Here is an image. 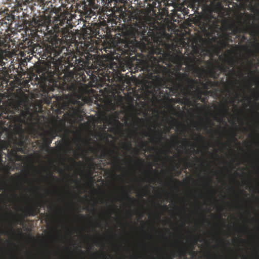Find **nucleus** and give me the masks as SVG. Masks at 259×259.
Wrapping results in <instances>:
<instances>
[{
  "instance_id": "0e129e2a",
  "label": "nucleus",
  "mask_w": 259,
  "mask_h": 259,
  "mask_svg": "<svg viewBox=\"0 0 259 259\" xmlns=\"http://www.w3.org/2000/svg\"><path fill=\"white\" fill-rule=\"evenodd\" d=\"M105 259H107V256L105 255Z\"/></svg>"
},
{
  "instance_id": "f257e3e1",
  "label": "nucleus",
  "mask_w": 259,
  "mask_h": 259,
  "mask_svg": "<svg viewBox=\"0 0 259 259\" xmlns=\"http://www.w3.org/2000/svg\"><path fill=\"white\" fill-rule=\"evenodd\" d=\"M172 56L169 57L166 62L163 57L156 58L152 56L145 62L143 69L147 73V77L153 81L156 85L166 87L169 84V91L177 97L178 103L190 106V97L200 100L203 95H207V93L198 85L199 83L198 79L189 77V73L179 72L174 76L167 67L160 64L159 62H162L170 66Z\"/></svg>"
},
{
  "instance_id": "bb28decb",
  "label": "nucleus",
  "mask_w": 259,
  "mask_h": 259,
  "mask_svg": "<svg viewBox=\"0 0 259 259\" xmlns=\"http://www.w3.org/2000/svg\"><path fill=\"white\" fill-rule=\"evenodd\" d=\"M35 1H37V3L39 4H43V5H46L48 4L49 3H50V0H35Z\"/></svg>"
},
{
  "instance_id": "6e6552de",
  "label": "nucleus",
  "mask_w": 259,
  "mask_h": 259,
  "mask_svg": "<svg viewBox=\"0 0 259 259\" xmlns=\"http://www.w3.org/2000/svg\"><path fill=\"white\" fill-rule=\"evenodd\" d=\"M207 12L204 19L201 28L203 32L214 30L219 26V16L220 14L219 6L211 3L207 8Z\"/></svg>"
},
{
  "instance_id": "9d476101",
  "label": "nucleus",
  "mask_w": 259,
  "mask_h": 259,
  "mask_svg": "<svg viewBox=\"0 0 259 259\" xmlns=\"http://www.w3.org/2000/svg\"><path fill=\"white\" fill-rule=\"evenodd\" d=\"M0 125H7L10 129L22 130V120L18 115L8 112L0 113Z\"/></svg>"
},
{
  "instance_id": "39448f33",
  "label": "nucleus",
  "mask_w": 259,
  "mask_h": 259,
  "mask_svg": "<svg viewBox=\"0 0 259 259\" xmlns=\"http://www.w3.org/2000/svg\"><path fill=\"white\" fill-rule=\"evenodd\" d=\"M54 71L48 72L46 71L39 75V82L42 92L47 94L46 103L48 105L51 104L52 108L56 114L61 115L65 110L69 108L68 102L65 101L63 99L57 94H53L55 88L59 89L57 77L55 76Z\"/></svg>"
},
{
  "instance_id": "7ed1b4c3",
  "label": "nucleus",
  "mask_w": 259,
  "mask_h": 259,
  "mask_svg": "<svg viewBox=\"0 0 259 259\" xmlns=\"http://www.w3.org/2000/svg\"><path fill=\"white\" fill-rule=\"evenodd\" d=\"M208 55L212 57V54L207 49H202L196 46H193V54L191 56H185L181 53L180 55H173L171 58V62L180 69L183 65H186L185 68H189L193 71L194 75L199 78H202L206 73L214 79H217L220 72H228V75L233 76L236 74L235 70L233 69L230 70V67L225 65H217L211 62V60L207 62L208 65V71L203 67L199 65L202 62V59H204L205 55Z\"/></svg>"
},
{
  "instance_id": "dca6fc26",
  "label": "nucleus",
  "mask_w": 259,
  "mask_h": 259,
  "mask_svg": "<svg viewBox=\"0 0 259 259\" xmlns=\"http://www.w3.org/2000/svg\"><path fill=\"white\" fill-rule=\"evenodd\" d=\"M168 4L166 0L160 1V0H154L151 4L152 8H158L159 10H161L162 11L168 13V11L165 6Z\"/></svg>"
},
{
  "instance_id": "f8f14e48",
  "label": "nucleus",
  "mask_w": 259,
  "mask_h": 259,
  "mask_svg": "<svg viewBox=\"0 0 259 259\" xmlns=\"http://www.w3.org/2000/svg\"><path fill=\"white\" fill-rule=\"evenodd\" d=\"M45 201L41 199L40 201H36L30 205H28L25 209L24 212L26 217H34L40 213V208L44 207Z\"/></svg>"
},
{
  "instance_id": "e2e57ef3",
  "label": "nucleus",
  "mask_w": 259,
  "mask_h": 259,
  "mask_svg": "<svg viewBox=\"0 0 259 259\" xmlns=\"http://www.w3.org/2000/svg\"><path fill=\"white\" fill-rule=\"evenodd\" d=\"M11 179H14V177H13V176H12V177H11Z\"/></svg>"
},
{
  "instance_id": "864d4df0",
  "label": "nucleus",
  "mask_w": 259,
  "mask_h": 259,
  "mask_svg": "<svg viewBox=\"0 0 259 259\" xmlns=\"http://www.w3.org/2000/svg\"><path fill=\"white\" fill-rule=\"evenodd\" d=\"M110 151H111V152L112 153H115V151L114 150H111Z\"/></svg>"
},
{
  "instance_id": "423d86ee",
  "label": "nucleus",
  "mask_w": 259,
  "mask_h": 259,
  "mask_svg": "<svg viewBox=\"0 0 259 259\" xmlns=\"http://www.w3.org/2000/svg\"><path fill=\"white\" fill-rule=\"evenodd\" d=\"M30 2V0H15L14 6L11 7V9L5 7L0 8V15L3 17L0 19V31L7 32L15 17H20L19 15L16 16V13L17 14L23 10L27 9V4Z\"/></svg>"
},
{
  "instance_id": "de8ad7c7",
  "label": "nucleus",
  "mask_w": 259,
  "mask_h": 259,
  "mask_svg": "<svg viewBox=\"0 0 259 259\" xmlns=\"http://www.w3.org/2000/svg\"><path fill=\"white\" fill-rule=\"evenodd\" d=\"M161 208H164L165 209H167V205H163L161 206Z\"/></svg>"
},
{
  "instance_id": "13d9d810",
  "label": "nucleus",
  "mask_w": 259,
  "mask_h": 259,
  "mask_svg": "<svg viewBox=\"0 0 259 259\" xmlns=\"http://www.w3.org/2000/svg\"><path fill=\"white\" fill-rule=\"evenodd\" d=\"M13 155H14V156H16V153L13 152Z\"/></svg>"
},
{
  "instance_id": "680f3d73",
  "label": "nucleus",
  "mask_w": 259,
  "mask_h": 259,
  "mask_svg": "<svg viewBox=\"0 0 259 259\" xmlns=\"http://www.w3.org/2000/svg\"><path fill=\"white\" fill-rule=\"evenodd\" d=\"M128 147L129 148H130V147H131V143H129V145H128Z\"/></svg>"
},
{
  "instance_id": "052dcab7",
  "label": "nucleus",
  "mask_w": 259,
  "mask_h": 259,
  "mask_svg": "<svg viewBox=\"0 0 259 259\" xmlns=\"http://www.w3.org/2000/svg\"><path fill=\"white\" fill-rule=\"evenodd\" d=\"M180 174H181V171H178L177 175H180Z\"/></svg>"
},
{
  "instance_id": "6ab92c4d",
  "label": "nucleus",
  "mask_w": 259,
  "mask_h": 259,
  "mask_svg": "<svg viewBox=\"0 0 259 259\" xmlns=\"http://www.w3.org/2000/svg\"><path fill=\"white\" fill-rule=\"evenodd\" d=\"M201 84L205 90H208L212 88V87L214 86H215L217 83L211 80L206 79V81L205 83L201 82Z\"/></svg>"
},
{
  "instance_id": "e433bc0d",
  "label": "nucleus",
  "mask_w": 259,
  "mask_h": 259,
  "mask_svg": "<svg viewBox=\"0 0 259 259\" xmlns=\"http://www.w3.org/2000/svg\"><path fill=\"white\" fill-rule=\"evenodd\" d=\"M169 179L170 181H171V182H179V180L178 179H174L171 176L169 177Z\"/></svg>"
},
{
  "instance_id": "a211bd4d",
  "label": "nucleus",
  "mask_w": 259,
  "mask_h": 259,
  "mask_svg": "<svg viewBox=\"0 0 259 259\" xmlns=\"http://www.w3.org/2000/svg\"><path fill=\"white\" fill-rule=\"evenodd\" d=\"M180 162L183 164L184 169H187L189 166H193L194 165L193 163L189 158L187 157L185 158H180Z\"/></svg>"
},
{
  "instance_id": "c756f323",
  "label": "nucleus",
  "mask_w": 259,
  "mask_h": 259,
  "mask_svg": "<svg viewBox=\"0 0 259 259\" xmlns=\"http://www.w3.org/2000/svg\"><path fill=\"white\" fill-rule=\"evenodd\" d=\"M172 141L173 143H175V144L178 145L180 143L179 141L178 140L177 137L173 136H172Z\"/></svg>"
},
{
  "instance_id": "69168bd1",
  "label": "nucleus",
  "mask_w": 259,
  "mask_h": 259,
  "mask_svg": "<svg viewBox=\"0 0 259 259\" xmlns=\"http://www.w3.org/2000/svg\"><path fill=\"white\" fill-rule=\"evenodd\" d=\"M204 220H205V221H207V219H205V217H204Z\"/></svg>"
},
{
  "instance_id": "c85d7f7f",
  "label": "nucleus",
  "mask_w": 259,
  "mask_h": 259,
  "mask_svg": "<svg viewBox=\"0 0 259 259\" xmlns=\"http://www.w3.org/2000/svg\"><path fill=\"white\" fill-rule=\"evenodd\" d=\"M256 71H257V70L252 71V70H250L249 69V74H250L251 76H254V77L257 80V79H258V78L257 77H256Z\"/></svg>"
},
{
  "instance_id": "bf43d9fd",
  "label": "nucleus",
  "mask_w": 259,
  "mask_h": 259,
  "mask_svg": "<svg viewBox=\"0 0 259 259\" xmlns=\"http://www.w3.org/2000/svg\"><path fill=\"white\" fill-rule=\"evenodd\" d=\"M65 113H64L63 115V117L65 118Z\"/></svg>"
},
{
  "instance_id": "5fc2aeb1",
  "label": "nucleus",
  "mask_w": 259,
  "mask_h": 259,
  "mask_svg": "<svg viewBox=\"0 0 259 259\" xmlns=\"http://www.w3.org/2000/svg\"><path fill=\"white\" fill-rule=\"evenodd\" d=\"M115 167H120V166H118V165H114Z\"/></svg>"
},
{
  "instance_id": "a18cd8bd",
  "label": "nucleus",
  "mask_w": 259,
  "mask_h": 259,
  "mask_svg": "<svg viewBox=\"0 0 259 259\" xmlns=\"http://www.w3.org/2000/svg\"><path fill=\"white\" fill-rule=\"evenodd\" d=\"M242 39L243 40H247V37H245V35H243L242 36Z\"/></svg>"
},
{
  "instance_id": "49530a36",
  "label": "nucleus",
  "mask_w": 259,
  "mask_h": 259,
  "mask_svg": "<svg viewBox=\"0 0 259 259\" xmlns=\"http://www.w3.org/2000/svg\"><path fill=\"white\" fill-rule=\"evenodd\" d=\"M66 2L68 3H73V2H74L76 0H66Z\"/></svg>"
},
{
  "instance_id": "5701e85b",
  "label": "nucleus",
  "mask_w": 259,
  "mask_h": 259,
  "mask_svg": "<svg viewBox=\"0 0 259 259\" xmlns=\"http://www.w3.org/2000/svg\"><path fill=\"white\" fill-rule=\"evenodd\" d=\"M87 145L88 146L89 150L90 151H91V152L95 153V154H96V157H98L97 153H98V151H99L98 148L92 147L91 145H90V143L88 142H87Z\"/></svg>"
},
{
  "instance_id": "0eeeda50",
  "label": "nucleus",
  "mask_w": 259,
  "mask_h": 259,
  "mask_svg": "<svg viewBox=\"0 0 259 259\" xmlns=\"http://www.w3.org/2000/svg\"><path fill=\"white\" fill-rule=\"evenodd\" d=\"M40 131L33 128V136L35 138L40 137L44 145L48 148L50 147L53 139H55L59 132H61V128L59 126L57 120H54L51 122V125L50 124H47L45 125V128H40Z\"/></svg>"
},
{
  "instance_id": "473e14b6",
  "label": "nucleus",
  "mask_w": 259,
  "mask_h": 259,
  "mask_svg": "<svg viewBox=\"0 0 259 259\" xmlns=\"http://www.w3.org/2000/svg\"><path fill=\"white\" fill-rule=\"evenodd\" d=\"M89 170L91 171L94 170V169L95 168V164L94 163H89Z\"/></svg>"
},
{
  "instance_id": "ddd939ff",
  "label": "nucleus",
  "mask_w": 259,
  "mask_h": 259,
  "mask_svg": "<svg viewBox=\"0 0 259 259\" xmlns=\"http://www.w3.org/2000/svg\"><path fill=\"white\" fill-rule=\"evenodd\" d=\"M20 47L23 49L24 52H27L28 54H33L35 52V49H36V51H37L36 44L34 43L32 40L29 39V38H26L24 43L20 44Z\"/></svg>"
},
{
  "instance_id": "72a5a7b5",
  "label": "nucleus",
  "mask_w": 259,
  "mask_h": 259,
  "mask_svg": "<svg viewBox=\"0 0 259 259\" xmlns=\"http://www.w3.org/2000/svg\"><path fill=\"white\" fill-rule=\"evenodd\" d=\"M107 152L106 150H102L101 152V153L100 155V158H104V157L106 155H107Z\"/></svg>"
},
{
  "instance_id": "a19ab883",
  "label": "nucleus",
  "mask_w": 259,
  "mask_h": 259,
  "mask_svg": "<svg viewBox=\"0 0 259 259\" xmlns=\"http://www.w3.org/2000/svg\"><path fill=\"white\" fill-rule=\"evenodd\" d=\"M199 241L198 240V237H196L194 240H193V244L194 245H195L196 244H197L198 243V241Z\"/></svg>"
},
{
  "instance_id": "f3484780",
  "label": "nucleus",
  "mask_w": 259,
  "mask_h": 259,
  "mask_svg": "<svg viewBox=\"0 0 259 259\" xmlns=\"http://www.w3.org/2000/svg\"><path fill=\"white\" fill-rule=\"evenodd\" d=\"M162 139H163V134L161 130L160 129L159 131L155 132L153 137L151 138V142L157 143L160 142Z\"/></svg>"
},
{
  "instance_id": "4c0bfd02",
  "label": "nucleus",
  "mask_w": 259,
  "mask_h": 259,
  "mask_svg": "<svg viewBox=\"0 0 259 259\" xmlns=\"http://www.w3.org/2000/svg\"><path fill=\"white\" fill-rule=\"evenodd\" d=\"M180 256H183V255H184L185 254V251L183 248L180 249Z\"/></svg>"
},
{
  "instance_id": "09e8293b",
  "label": "nucleus",
  "mask_w": 259,
  "mask_h": 259,
  "mask_svg": "<svg viewBox=\"0 0 259 259\" xmlns=\"http://www.w3.org/2000/svg\"><path fill=\"white\" fill-rule=\"evenodd\" d=\"M240 193H244V194H245V196H247V193H246V192H244V191H243V190H241V191H240Z\"/></svg>"
},
{
  "instance_id": "4468645a",
  "label": "nucleus",
  "mask_w": 259,
  "mask_h": 259,
  "mask_svg": "<svg viewBox=\"0 0 259 259\" xmlns=\"http://www.w3.org/2000/svg\"><path fill=\"white\" fill-rule=\"evenodd\" d=\"M81 139H78V142L76 144L77 150L78 151V153L75 152V154L79 156H83L85 158V160L89 161L90 163H94V160L95 157L93 155L89 156L87 157L86 153L88 152L86 149L83 147V145L80 143Z\"/></svg>"
},
{
  "instance_id": "393cba45",
  "label": "nucleus",
  "mask_w": 259,
  "mask_h": 259,
  "mask_svg": "<svg viewBox=\"0 0 259 259\" xmlns=\"http://www.w3.org/2000/svg\"><path fill=\"white\" fill-rule=\"evenodd\" d=\"M139 146L140 148L148 147V143L146 141H140L139 143Z\"/></svg>"
},
{
  "instance_id": "c9c22d12",
  "label": "nucleus",
  "mask_w": 259,
  "mask_h": 259,
  "mask_svg": "<svg viewBox=\"0 0 259 259\" xmlns=\"http://www.w3.org/2000/svg\"><path fill=\"white\" fill-rule=\"evenodd\" d=\"M197 140H204V137L202 136L201 134H198L197 136Z\"/></svg>"
},
{
  "instance_id": "338daca9",
  "label": "nucleus",
  "mask_w": 259,
  "mask_h": 259,
  "mask_svg": "<svg viewBox=\"0 0 259 259\" xmlns=\"http://www.w3.org/2000/svg\"><path fill=\"white\" fill-rule=\"evenodd\" d=\"M141 222H142V223H144V222L143 220H141Z\"/></svg>"
},
{
  "instance_id": "1a4fd4ad",
  "label": "nucleus",
  "mask_w": 259,
  "mask_h": 259,
  "mask_svg": "<svg viewBox=\"0 0 259 259\" xmlns=\"http://www.w3.org/2000/svg\"><path fill=\"white\" fill-rule=\"evenodd\" d=\"M253 16L250 14H240L239 17L237 24H232L229 26V29L233 35H236L238 33H247L253 35L255 33V30L251 24Z\"/></svg>"
},
{
  "instance_id": "412c9836",
  "label": "nucleus",
  "mask_w": 259,
  "mask_h": 259,
  "mask_svg": "<svg viewBox=\"0 0 259 259\" xmlns=\"http://www.w3.org/2000/svg\"><path fill=\"white\" fill-rule=\"evenodd\" d=\"M89 2V6L94 9H98V3L100 0H88Z\"/></svg>"
},
{
  "instance_id": "7c9ffc66",
  "label": "nucleus",
  "mask_w": 259,
  "mask_h": 259,
  "mask_svg": "<svg viewBox=\"0 0 259 259\" xmlns=\"http://www.w3.org/2000/svg\"><path fill=\"white\" fill-rule=\"evenodd\" d=\"M228 110H229L228 106H227V105H223V106L221 109V111L223 112V113H228Z\"/></svg>"
},
{
  "instance_id": "37998d69",
  "label": "nucleus",
  "mask_w": 259,
  "mask_h": 259,
  "mask_svg": "<svg viewBox=\"0 0 259 259\" xmlns=\"http://www.w3.org/2000/svg\"><path fill=\"white\" fill-rule=\"evenodd\" d=\"M232 136H233V137H236V136L237 134H236V132H235V131H233V132H232Z\"/></svg>"
},
{
  "instance_id": "a878e982",
  "label": "nucleus",
  "mask_w": 259,
  "mask_h": 259,
  "mask_svg": "<svg viewBox=\"0 0 259 259\" xmlns=\"http://www.w3.org/2000/svg\"><path fill=\"white\" fill-rule=\"evenodd\" d=\"M188 143H189V141H188V139H187L186 138H184V139H183L182 145H183V147H184V148H185L186 151H188V150L186 149V146H187V145H188Z\"/></svg>"
},
{
  "instance_id": "ea45409f",
  "label": "nucleus",
  "mask_w": 259,
  "mask_h": 259,
  "mask_svg": "<svg viewBox=\"0 0 259 259\" xmlns=\"http://www.w3.org/2000/svg\"><path fill=\"white\" fill-rule=\"evenodd\" d=\"M114 159L115 162L118 163V162H119V160H120V157H118V156L117 155V156H115V157H114Z\"/></svg>"
},
{
  "instance_id": "cd10ccee",
  "label": "nucleus",
  "mask_w": 259,
  "mask_h": 259,
  "mask_svg": "<svg viewBox=\"0 0 259 259\" xmlns=\"http://www.w3.org/2000/svg\"><path fill=\"white\" fill-rule=\"evenodd\" d=\"M144 160H143V159L141 158H137V159L136 161V163L138 165H140V164H143V163H144Z\"/></svg>"
},
{
  "instance_id": "4be33fe9",
  "label": "nucleus",
  "mask_w": 259,
  "mask_h": 259,
  "mask_svg": "<svg viewBox=\"0 0 259 259\" xmlns=\"http://www.w3.org/2000/svg\"><path fill=\"white\" fill-rule=\"evenodd\" d=\"M92 35L96 38H99L101 35L100 34V28L97 27L95 29H91Z\"/></svg>"
},
{
  "instance_id": "4d7b16f0",
  "label": "nucleus",
  "mask_w": 259,
  "mask_h": 259,
  "mask_svg": "<svg viewBox=\"0 0 259 259\" xmlns=\"http://www.w3.org/2000/svg\"><path fill=\"white\" fill-rule=\"evenodd\" d=\"M245 229H248V228L247 227V226H245Z\"/></svg>"
},
{
  "instance_id": "774afa93",
  "label": "nucleus",
  "mask_w": 259,
  "mask_h": 259,
  "mask_svg": "<svg viewBox=\"0 0 259 259\" xmlns=\"http://www.w3.org/2000/svg\"><path fill=\"white\" fill-rule=\"evenodd\" d=\"M143 196H146V194H144V195H141V197H142Z\"/></svg>"
},
{
  "instance_id": "aec40b11",
  "label": "nucleus",
  "mask_w": 259,
  "mask_h": 259,
  "mask_svg": "<svg viewBox=\"0 0 259 259\" xmlns=\"http://www.w3.org/2000/svg\"><path fill=\"white\" fill-rule=\"evenodd\" d=\"M224 40L223 44L224 47L228 45V41H232V38L230 36V33H225L223 34Z\"/></svg>"
},
{
  "instance_id": "b1692460",
  "label": "nucleus",
  "mask_w": 259,
  "mask_h": 259,
  "mask_svg": "<svg viewBox=\"0 0 259 259\" xmlns=\"http://www.w3.org/2000/svg\"><path fill=\"white\" fill-rule=\"evenodd\" d=\"M147 177L149 179V182L151 183H153L155 182V179L153 176L152 171L148 170L147 172Z\"/></svg>"
},
{
  "instance_id": "20e7f679",
  "label": "nucleus",
  "mask_w": 259,
  "mask_h": 259,
  "mask_svg": "<svg viewBox=\"0 0 259 259\" xmlns=\"http://www.w3.org/2000/svg\"><path fill=\"white\" fill-rule=\"evenodd\" d=\"M147 28L145 25H137L135 27L122 30L117 46L118 54L127 56L135 54L139 40L152 46L156 40V35L150 30L147 32Z\"/></svg>"
},
{
  "instance_id": "603ef678",
  "label": "nucleus",
  "mask_w": 259,
  "mask_h": 259,
  "mask_svg": "<svg viewBox=\"0 0 259 259\" xmlns=\"http://www.w3.org/2000/svg\"><path fill=\"white\" fill-rule=\"evenodd\" d=\"M176 166H177V168H178V167H180V165H179V164H176Z\"/></svg>"
},
{
  "instance_id": "9b49d317",
  "label": "nucleus",
  "mask_w": 259,
  "mask_h": 259,
  "mask_svg": "<svg viewBox=\"0 0 259 259\" xmlns=\"http://www.w3.org/2000/svg\"><path fill=\"white\" fill-rule=\"evenodd\" d=\"M50 22V19L46 16L33 17L29 25H31L33 31L44 32V34H46V31L48 30Z\"/></svg>"
},
{
  "instance_id": "2f4dec72",
  "label": "nucleus",
  "mask_w": 259,
  "mask_h": 259,
  "mask_svg": "<svg viewBox=\"0 0 259 259\" xmlns=\"http://www.w3.org/2000/svg\"><path fill=\"white\" fill-rule=\"evenodd\" d=\"M126 198L127 200L129 201H131V202L136 201V200L135 199V198H134L133 197H131V196H130V195L126 194Z\"/></svg>"
},
{
  "instance_id": "8fccbe9b",
  "label": "nucleus",
  "mask_w": 259,
  "mask_h": 259,
  "mask_svg": "<svg viewBox=\"0 0 259 259\" xmlns=\"http://www.w3.org/2000/svg\"><path fill=\"white\" fill-rule=\"evenodd\" d=\"M47 207H48V208H49V209H52V206H51V205H47Z\"/></svg>"
},
{
  "instance_id": "3c124183",
  "label": "nucleus",
  "mask_w": 259,
  "mask_h": 259,
  "mask_svg": "<svg viewBox=\"0 0 259 259\" xmlns=\"http://www.w3.org/2000/svg\"><path fill=\"white\" fill-rule=\"evenodd\" d=\"M210 190H211V191L212 192V193H215V191L214 190V189L213 188H211Z\"/></svg>"
},
{
  "instance_id": "58836bf2",
  "label": "nucleus",
  "mask_w": 259,
  "mask_h": 259,
  "mask_svg": "<svg viewBox=\"0 0 259 259\" xmlns=\"http://www.w3.org/2000/svg\"><path fill=\"white\" fill-rule=\"evenodd\" d=\"M200 100H201V101L202 102H203V103H205V102H206V100H207V97H206V96H205V97H202L201 96V99H200Z\"/></svg>"
},
{
  "instance_id": "2eb2a0df",
  "label": "nucleus",
  "mask_w": 259,
  "mask_h": 259,
  "mask_svg": "<svg viewBox=\"0 0 259 259\" xmlns=\"http://www.w3.org/2000/svg\"><path fill=\"white\" fill-rule=\"evenodd\" d=\"M7 42L5 37L0 36V65L2 67L5 64L3 61V57L7 48Z\"/></svg>"
},
{
  "instance_id": "c03bdc74",
  "label": "nucleus",
  "mask_w": 259,
  "mask_h": 259,
  "mask_svg": "<svg viewBox=\"0 0 259 259\" xmlns=\"http://www.w3.org/2000/svg\"><path fill=\"white\" fill-rule=\"evenodd\" d=\"M101 4L102 5H105L107 3V0H101Z\"/></svg>"
},
{
  "instance_id": "6e6d98bb",
  "label": "nucleus",
  "mask_w": 259,
  "mask_h": 259,
  "mask_svg": "<svg viewBox=\"0 0 259 259\" xmlns=\"http://www.w3.org/2000/svg\"><path fill=\"white\" fill-rule=\"evenodd\" d=\"M146 191L147 193H149V190L147 189V188H146Z\"/></svg>"
},
{
  "instance_id": "f03ea898",
  "label": "nucleus",
  "mask_w": 259,
  "mask_h": 259,
  "mask_svg": "<svg viewBox=\"0 0 259 259\" xmlns=\"http://www.w3.org/2000/svg\"><path fill=\"white\" fill-rule=\"evenodd\" d=\"M59 41L57 39L53 40L52 45L48 48L50 57H53L63 62L65 64H67L68 67H78L80 69L79 80L86 81L87 77L84 71L91 77L92 75H97L100 78H105L108 76L109 70L105 67H94L91 60L92 56L90 54L85 56V54L81 53L80 51L71 52L65 46L59 45Z\"/></svg>"
},
{
  "instance_id": "79ce46f5",
  "label": "nucleus",
  "mask_w": 259,
  "mask_h": 259,
  "mask_svg": "<svg viewBox=\"0 0 259 259\" xmlns=\"http://www.w3.org/2000/svg\"><path fill=\"white\" fill-rule=\"evenodd\" d=\"M234 98L236 99H238V94H237V92H235Z\"/></svg>"
},
{
  "instance_id": "f704fd0d",
  "label": "nucleus",
  "mask_w": 259,
  "mask_h": 259,
  "mask_svg": "<svg viewBox=\"0 0 259 259\" xmlns=\"http://www.w3.org/2000/svg\"><path fill=\"white\" fill-rule=\"evenodd\" d=\"M142 134L143 135V136H145V137L150 136V133H149V132H147L146 131H143L142 132Z\"/></svg>"
}]
</instances>
